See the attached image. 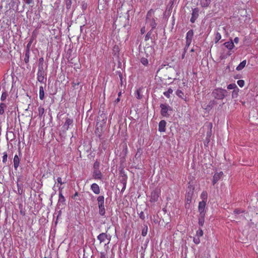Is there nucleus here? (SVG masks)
Here are the masks:
<instances>
[{
    "mask_svg": "<svg viewBox=\"0 0 258 258\" xmlns=\"http://www.w3.org/2000/svg\"><path fill=\"white\" fill-rule=\"evenodd\" d=\"M57 182L61 185L64 183V182H62V179L60 177H57Z\"/></svg>",
    "mask_w": 258,
    "mask_h": 258,
    "instance_id": "nucleus-51",
    "label": "nucleus"
},
{
    "mask_svg": "<svg viewBox=\"0 0 258 258\" xmlns=\"http://www.w3.org/2000/svg\"><path fill=\"white\" fill-rule=\"evenodd\" d=\"M97 202L99 207V213L101 216H104L105 214V210L104 207V197L103 196H100L97 198Z\"/></svg>",
    "mask_w": 258,
    "mask_h": 258,
    "instance_id": "nucleus-5",
    "label": "nucleus"
},
{
    "mask_svg": "<svg viewBox=\"0 0 258 258\" xmlns=\"http://www.w3.org/2000/svg\"><path fill=\"white\" fill-rule=\"evenodd\" d=\"M38 115L40 118H42V116L44 114L45 110L44 108L41 106L38 107Z\"/></svg>",
    "mask_w": 258,
    "mask_h": 258,
    "instance_id": "nucleus-30",
    "label": "nucleus"
},
{
    "mask_svg": "<svg viewBox=\"0 0 258 258\" xmlns=\"http://www.w3.org/2000/svg\"><path fill=\"white\" fill-rule=\"evenodd\" d=\"M100 258H105V256L104 255H103V254H101V257Z\"/></svg>",
    "mask_w": 258,
    "mask_h": 258,
    "instance_id": "nucleus-59",
    "label": "nucleus"
},
{
    "mask_svg": "<svg viewBox=\"0 0 258 258\" xmlns=\"http://www.w3.org/2000/svg\"><path fill=\"white\" fill-rule=\"evenodd\" d=\"M62 188L59 187V199H58V202L59 203H63L66 201V199L62 195Z\"/></svg>",
    "mask_w": 258,
    "mask_h": 258,
    "instance_id": "nucleus-22",
    "label": "nucleus"
},
{
    "mask_svg": "<svg viewBox=\"0 0 258 258\" xmlns=\"http://www.w3.org/2000/svg\"><path fill=\"white\" fill-rule=\"evenodd\" d=\"M37 80L40 83H43L44 80H46V78H45V72H37Z\"/></svg>",
    "mask_w": 258,
    "mask_h": 258,
    "instance_id": "nucleus-16",
    "label": "nucleus"
},
{
    "mask_svg": "<svg viewBox=\"0 0 258 258\" xmlns=\"http://www.w3.org/2000/svg\"><path fill=\"white\" fill-rule=\"evenodd\" d=\"M14 168L16 170L19 166L20 159L17 155H15L13 159Z\"/></svg>",
    "mask_w": 258,
    "mask_h": 258,
    "instance_id": "nucleus-20",
    "label": "nucleus"
},
{
    "mask_svg": "<svg viewBox=\"0 0 258 258\" xmlns=\"http://www.w3.org/2000/svg\"><path fill=\"white\" fill-rule=\"evenodd\" d=\"M26 4L28 5H30L32 3L33 0H24Z\"/></svg>",
    "mask_w": 258,
    "mask_h": 258,
    "instance_id": "nucleus-54",
    "label": "nucleus"
},
{
    "mask_svg": "<svg viewBox=\"0 0 258 258\" xmlns=\"http://www.w3.org/2000/svg\"><path fill=\"white\" fill-rule=\"evenodd\" d=\"M173 93V90L171 88H169L168 90L163 93V94L167 98H169L170 97V94Z\"/></svg>",
    "mask_w": 258,
    "mask_h": 258,
    "instance_id": "nucleus-32",
    "label": "nucleus"
},
{
    "mask_svg": "<svg viewBox=\"0 0 258 258\" xmlns=\"http://www.w3.org/2000/svg\"><path fill=\"white\" fill-rule=\"evenodd\" d=\"M176 95L178 96L179 97L184 99L185 101V98H184V93L183 92L180 90H177L176 91Z\"/></svg>",
    "mask_w": 258,
    "mask_h": 258,
    "instance_id": "nucleus-33",
    "label": "nucleus"
},
{
    "mask_svg": "<svg viewBox=\"0 0 258 258\" xmlns=\"http://www.w3.org/2000/svg\"><path fill=\"white\" fill-rule=\"evenodd\" d=\"M121 94V92H119V93H118V97H119L120 96Z\"/></svg>",
    "mask_w": 258,
    "mask_h": 258,
    "instance_id": "nucleus-62",
    "label": "nucleus"
},
{
    "mask_svg": "<svg viewBox=\"0 0 258 258\" xmlns=\"http://www.w3.org/2000/svg\"><path fill=\"white\" fill-rule=\"evenodd\" d=\"M7 158H8V154L7 152H4L3 153V162L4 163H6L7 161Z\"/></svg>",
    "mask_w": 258,
    "mask_h": 258,
    "instance_id": "nucleus-41",
    "label": "nucleus"
},
{
    "mask_svg": "<svg viewBox=\"0 0 258 258\" xmlns=\"http://www.w3.org/2000/svg\"><path fill=\"white\" fill-rule=\"evenodd\" d=\"M160 107L161 108V115L165 117H168L169 116V114L168 113V108L166 104H161L160 105Z\"/></svg>",
    "mask_w": 258,
    "mask_h": 258,
    "instance_id": "nucleus-11",
    "label": "nucleus"
},
{
    "mask_svg": "<svg viewBox=\"0 0 258 258\" xmlns=\"http://www.w3.org/2000/svg\"><path fill=\"white\" fill-rule=\"evenodd\" d=\"M227 89L229 90H232V89H236L237 90H238V88H237L236 85L234 83L233 84H230L227 86Z\"/></svg>",
    "mask_w": 258,
    "mask_h": 258,
    "instance_id": "nucleus-36",
    "label": "nucleus"
},
{
    "mask_svg": "<svg viewBox=\"0 0 258 258\" xmlns=\"http://www.w3.org/2000/svg\"><path fill=\"white\" fill-rule=\"evenodd\" d=\"M119 100H120V98H119V97H118L117 98V99H116V102H119Z\"/></svg>",
    "mask_w": 258,
    "mask_h": 258,
    "instance_id": "nucleus-60",
    "label": "nucleus"
},
{
    "mask_svg": "<svg viewBox=\"0 0 258 258\" xmlns=\"http://www.w3.org/2000/svg\"><path fill=\"white\" fill-rule=\"evenodd\" d=\"M237 83L238 85V86L239 87H243L244 84H245L244 81L243 80H238L237 82Z\"/></svg>",
    "mask_w": 258,
    "mask_h": 258,
    "instance_id": "nucleus-40",
    "label": "nucleus"
},
{
    "mask_svg": "<svg viewBox=\"0 0 258 258\" xmlns=\"http://www.w3.org/2000/svg\"><path fill=\"white\" fill-rule=\"evenodd\" d=\"M7 96H8V94L6 92H3L1 97V101H5L6 99Z\"/></svg>",
    "mask_w": 258,
    "mask_h": 258,
    "instance_id": "nucleus-39",
    "label": "nucleus"
},
{
    "mask_svg": "<svg viewBox=\"0 0 258 258\" xmlns=\"http://www.w3.org/2000/svg\"><path fill=\"white\" fill-rule=\"evenodd\" d=\"M194 192V187H188V190L186 192L185 195V208L186 209L190 208V204L192 201V199Z\"/></svg>",
    "mask_w": 258,
    "mask_h": 258,
    "instance_id": "nucleus-4",
    "label": "nucleus"
},
{
    "mask_svg": "<svg viewBox=\"0 0 258 258\" xmlns=\"http://www.w3.org/2000/svg\"><path fill=\"white\" fill-rule=\"evenodd\" d=\"M206 203L205 202H200L198 206V211L200 213V215H206L205 208Z\"/></svg>",
    "mask_w": 258,
    "mask_h": 258,
    "instance_id": "nucleus-8",
    "label": "nucleus"
},
{
    "mask_svg": "<svg viewBox=\"0 0 258 258\" xmlns=\"http://www.w3.org/2000/svg\"><path fill=\"white\" fill-rule=\"evenodd\" d=\"M233 43L234 42L236 44L238 43V42H239V38H238V37H236L234 38V40H233Z\"/></svg>",
    "mask_w": 258,
    "mask_h": 258,
    "instance_id": "nucleus-55",
    "label": "nucleus"
},
{
    "mask_svg": "<svg viewBox=\"0 0 258 258\" xmlns=\"http://www.w3.org/2000/svg\"><path fill=\"white\" fill-rule=\"evenodd\" d=\"M38 66H44V58L40 57L39 59V65Z\"/></svg>",
    "mask_w": 258,
    "mask_h": 258,
    "instance_id": "nucleus-50",
    "label": "nucleus"
},
{
    "mask_svg": "<svg viewBox=\"0 0 258 258\" xmlns=\"http://www.w3.org/2000/svg\"><path fill=\"white\" fill-rule=\"evenodd\" d=\"M36 37V33L35 32V31H34L33 32H32V36H31V39H33V40H34V39Z\"/></svg>",
    "mask_w": 258,
    "mask_h": 258,
    "instance_id": "nucleus-53",
    "label": "nucleus"
},
{
    "mask_svg": "<svg viewBox=\"0 0 258 258\" xmlns=\"http://www.w3.org/2000/svg\"><path fill=\"white\" fill-rule=\"evenodd\" d=\"M137 98L138 99H141L142 98V96L140 94V90H138L137 91Z\"/></svg>",
    "mask_w": 258,
    "mask_h": 258,
    "instance_id": "nucleus-52",
    "label": "nucleus"
},
{
    "mask_svg": "<svg viewBox=\"0 0 258 258\" xmlns=\"http://www.w3.org/2000/svg\"><path fill=\"white\" fill-rule=\"evenodd\" d=\"M38 72H40V73L44 72V66H38Z\"/></svg>",
    "mask_w": 258,
    "mask_h": 258,
    "instance_id": "nucleus-48",
    "label": "nucleus"
},
{
    "mask_svg": "<svg viewBox=\"0 0 258 258\" xmlns=\"http://www.w3.org/2000/svg\"><path fill=\"white\" fill-rule=\"evenodd\" d=\"M221 31V29H220V28H219V29H218V31ZM222 31H225V27H222Z\"/></svg>",
    "mask_w": 258,
    "mask_h": 258,
    "instance_id": "nucleus-58",
    "label": "nucleus"
},
{
    "mask_svg": "<svg viewBox=\"0 0 258 258\" xmlns=\"http://www.w3.org/2000/svg\"><path fill=\"white\" fill-rule=\"evenodd\" d=\"M100 243L104 242L106 239H108V235L105 233H102L97 236Z\"/></svg>",
    "mask_w": 258,
    "mask_h": 258,
    "instance_id": "nucleus-19",
    "label": "nucleus"
},
{
    "mask_svg": "<svg viewBox=\"0 0 258 258\" xmlns=\"http://www.w3.org/2000/svg\"><path fill=\"white\" fill-rule=\"evenodd\" d=\"M151 34H152L151 30L147 33V34L146 35L145 37V41H148L149 40V39L151 38Z\"/></svg>",
    "mask_w": 258,
    "mask_h": 258,
    "instance_id": "nucleus-42",
    "label": "nucleus"
},
{
    "mask_svg": "<svg viewBox=\"0 0 258 258\" xmlns=\"http://www.w3.org/2000/svg\"><path fill=\"white\" fill-rule=\"evenodd\" d=\"M141 32L142 34H144L145 32V27H143L141 28Z\"/></svg>",
    "mask_w": 258,
    "mask_h": 258,
    "instance_id": "nucleus-56",
    "label": "nucleus"
},
{
    "mask_svg": "<svg viewBox=\"0 0 258 258\" xmlns=\"http://www.w3.org/2000/svg\"><path fill=\"white\" fill-rule=\"evenodd\" d=\"M91 189L93 192L96 195H98L100 192V187L99 185L96 183H93L91 185Z\"/></svg>",
    "mask_w": 258,
    "mask_h": 258,
    "instance_id": "nucleus-17",
    "label": "nucleus"
},
{
    "mask_svg": "<svg viewBox=\"0 0 258 258\" xmlns=\"http://www.w3.org/2000/svg\"><path fill=\"white\" fill-rule=\"evenodd\" d=\"M200 197L202 200V202H205V203H207L208 199V194L206 191H203L202 192Z\"/></svg>",
    "mask_w": 258,
    "mask_h": 258,
    "instance_id": "nucleus-26",
    "label": "nucleus"
},
{
    "mask_svg": "<svg viewBox=\"0 0 258 258\" xmlns=\"http://www.w3.org/2000/svg\"><path fill=\"white\" fill-rule=\"evenodd\" d=\"M102 174L99 169H94L93 172V177L95 179H102Z\"/></svg>",
    "mask_w": 258,
    "mask_h": 258,
    "instance_id": "nucleus-13",
    "label": "nucleus"
},
{
    "mask_svg": "<svg viewBox=\"0 0 258 258\" xmlns=\"http://www.w3.org/2000/svg\"><path fill=\"white\" fill-rule=\"evenodd\" d=\"M73 84H74V86H75L76 85V84H75V83H73ZM77 85H79V83H78L77 84Z\"/></svg>",
    "mask_w": 258,
    "mask_h": 258,
    "instance_id": "nucleus-63",
    "label": "nucleus"
},
{
    "mask_svg": "<svg viewBox=\"0 0 258 258\" xmlns=\"http://www.w3.org/2000/svg\"><path fill=\"white\" fill-rule=\"evenodd\" d=\"M224 45L225 46V47H226L229 50L232 49L234 47L233 42L232 40H231L230 41H228V42H225L224 43Z\"/></svg>",
    "mask_w": 258,
    "mask_h": 258,
    "instance_id": "nucleus-21",
    "label": "nucleus"
},
{
    "mask_svg": "<svg viewBox=\"0 0 258 258\" xmlns=\"http://www.w3.org/2000/svg\"><path fill=\"white\" fill-rule=\"evenodd\" d=\"M246 60H243L242 61H241L240 64L236 67V70L237 71H241L246 66Z\"/></svg>",
    "mask_w": 258,
    "mask_h": 258,
    "instance_id": "nucleus-25",
    "label": "nucleus"
},
{
    "mask_svg": "<svg viewBox=\"0 0 258 258\" xmlns=\"http://www.w3.org/2000/svg\"><path fill=\"white\" fill-rule=\"evenodd\" d=\"M161 194V189L156 188L151 193L150 201L151 203H155L158 201Z\"/></svg>",
    "mask_w": 258,
    "mask_h": 258,
    "instance_id": "nucleus-6",
    "label": "nucleus"
},
{
    "mask_svg": "<svg viewBox=\"0 0 258 258\" xmlns=\"http://www.w3.org/2000/svg\"><path fill=\"white\" fill-rule=\"evenodd\" d=\"M211 0H201L200 4L202 7L207 8L211 4Z\"/></svg>",
    "mask_w": 258,
    "mask_h": 258,
    "instance_id": "nucleus-23",
    "label": "nucleus"
},
{
    "mask_svg": "<svg viewBox=\"0 0 258 258\" xmlns=\"http://www.w3.org/2000/svg\"><path fill=\"white\" fill-rule=\"evenodd\" d=\"M79 194L78 192H76L75 195L73 196V198H75L76 197L78 196Z\"/></svg>",
    "mask_w": 258,
    "mask_h": 258,
    "instance_id": "nucleus-57",
    "label": "nucleus"
},
{
    "mask_svg": "<svg viewBox=\"0 0 258 258\" xmlns=\"http://www.w3.org/2000/svg\"><path fill=\"white\" fill-rule=\"evenodd\" d=\"M148 57H142L141 58V62L142 63V64H143L144 66H147L149 64V61H148Z\"/></svg>",
    "mask_w": 258,
    "mask_h": 258,
    "instance_id": "nucleus-31",
    "label": "nucleus"
},
{
    "mask_svg": "<svg viewBox=\"0 0 258 258\" xmlns=\"http://www.w3.org/2000/svg\"><path fill=\"white\" fill-rule=\"evenodd\" d=\"M39 99L41 100H43L44 98V91L42 86L39 87Z\"/></svg>",
    "mask_w": 258,
    "mask_h": 258,
    "instance_id": "nucleus-27",
    "label": "nucleus"
},
{
    "mask_svg": "<svg viewBox=\"0 0 258 258\" xmlns=\"http://www.w3.org/2000/svg\"><path fill=\"white\" fill-rule=\"evenodd\" d=\"M29 57H30V50H26L25 57H24V61L26 63H28L29 62Z\"/></svg>",
    "mask_w": 258,
    "mask_h": 258,
    "instance_id": "nucleus-29",
    "label": "nucleus"
},
{
    "mask_svg": "<svg viewBox=\"0 0 258 258\" xmlns=\"http://www.w3.org/2000/svg\"><path fill=\"white\" fill-rule=\"evenodd\" d=\"M221 38H222V37H221V33L217 31L216 34V35H215V43H217L221 39Z\"/></svg>",
    "mask_w": 258,
    "mask_h": 258,
    "instance_id": "nucleus-35",
    "label": "nucleus"
},
{
    "mask_svg": "<svg viewBox=\"0 0 258 258\" xmlns=\"http://www.w3.org/2000/svg\"><path fill=\"white\" fill-rule=\"evenodd\" d=\"M33 41V39H30V41H29V42L27 44L26 50H30V48L31 47V45Z\"/></svg>",
    "mask_w": 258,
    "mask_h": 258,
    "instance_id": "nucleus-44",
    "label": "nucleus"
},
{
    "mask_svg": "<svg viewBox=\"0 0 258 258\" xmlns=\"http://www.w3.org/2000/svg\"><path fill=\"white\" fill-rule=\"evenodd\" d=\"M227 93V91L226 90L221 88H217L213 91L212 94L215 99L223 100L226 96Z\"/></svg>",
    "mask_w": 258,
    "mask_h": 258,
    "instance_id": "nucleus-3",
    "label": "nucleus"
},
{
    "mask_svg": "<svg viewBox=\"0 0 258 258\" xmlns=\"http://www.w3.org/2000/svg\"><path fill=\"white\" fill-rule=\"evenodd\" d=\"M205 215H200L199 218V224L200 226H203L205 222Z\"/></svg>",
    "mask_w": 258,
    "mask_h": 258,
    "instance_id": "nucleus-28",
    "label": "nucleus"
},
{
    "mask_svg": "<svg viewBox=\"0 0 258 258\" xmlns=\"http://www.w3.org/2000/svg\"><path fill=\"white\" fill-rule=\"evenodd\" d=\"M145 53L146 55V57H148L149 56L152 55V54L154 53V48L150 45L146 46L145 48Z\"/></svg>",
    "mask_w": 258,
    "mask_h": 258,
    "instance_id": "nucleus-12",
    "label": "nucleus"
},
{
    "mask_svg": "<svg viewBox=\"0 0 258 258\" xmlns=\"http://www.w3.org/2000/svg\"><path fill=\"white\" fill-rule=\"evenodd\" d=\"M199 10L198 8H195L192 10L191 17L190 18V21L194 23L195 22L196 20L199 17Z\"/></svg>",
    "mask_w": 258,
    "mask_h": 258,
    "instance_id": "nucleus-9",
    "label": "nucleus"
},
{
    "mask_svg": "<svg viewBox=\"0 0 258 258\" xmlns=\"http://www.w3.org/2000/svg\"><path fill=\"white\" fill-rule=\"evenodd\" d=\"M95 133L97 137L100 138L102 135V130L97 126L95 128Z\"/></svg>",
    "mask_w": 258,
    "mask_h": 258,
    "instance_id": "nucleus-34",
    "label": "nucleus"
},
{
    "mask_svg": "<svg viewBox=\"0 0 258 258\" xmlns=\"http://www.w3.org/2000/svg\"><path fill=\"white\" fill-rule=\"evenodd\" d=\"M194 36V32L192 30H189L186 33V44L184 47V50H186L187 49L188 47L189 46L190 44H191V42L192 41V39Z\"/></svg>",
    "mask_w": 258,
    "mask_h": 258,
    "instance_id": "nucleus-7",
    "label": "nucleus"
},
{
    "mask_svg": "<svg viewBox=\"0 0 258 258\" xmlns=\"http://www.w3.org/2000/svg\"><path fill=\"white\" fill-rule=\"evenodd\" d=\"M166 122L162 120L159 122L158 130L160 132H165L166 130Z\"/></svg>",
    "mask_w": 258,
    "mask_h": 258,
    "instance_id": "nucleus-15",
    "label": "nucleus"
},
{
    "mask_svg": "<svg viewBox=\"0 0 258 258\" xmlns=\"http://www.w3.org/2000/svg\"><path fill=\"white\" fill-rule=\"evenodd\" d=\"M193 241H194V243L196 244H198L200 243V239L199 237H194Z\"/></svg>",
    "mask_w": 258,
    "mask_h": 258,
    "instance_id": "nucleus-46",
    "label": "nucleus"
},
{
    "mask_svg": "<svg viewBox=\"0 0 258 258\" xmlns=\"http://www.w3.org/2000/svg\"><path fill=\"white\" fill-rule=\"evenodd\" d=\"M154 13L155 11L153 9H151L148 12L146 16V23L151 27L152 30L155 29L157 26V23L154 18Z\"/></svg>",
    "mask_w": 258,
    "mask_h": 258,
    "instance_id": "nucleus-2",
    "label": "nucleus"
},
{
    "mask_svg": "<svg viewBox=\"0 0 258 258\" xmlns=\"http://www.w3.org/2000/svg\"><path fill=\"white\" fill-rule=\"evenodd\" d=\"M107 7V2L106 0H99L98 5V9L99 10H103Z\"/></svg>",
    "mask_w": 258,
    "mask_h": 258,
    "instance_id": "nucleus-14",
    "label": "nucleus"
},
{
    "mask_svg": "<svg viewBox=\"0 0 258 258\" xmlns=\"http://www.w3.org/2000/svg\"><path fill=\"white\" fill-rule=\"evenodd\" d=\"M223 175V173L222 171L215 173L213 177V184L215 185L221 179Z\"/></svg>",
    "mask_w": 258,
    "mask_h": 258,
    "instance_id": "nucleus-10",
    "label": "nucleus"
},
{
    "mask_svg": "<svg viewBox=\"0 0 258 258\" xmlns=\"http://www.w3.org/2000/svg\"><path fill=\"white\" fill-rule=\"evenodd\" d=\"M204 232L201 229H199L197 231L196 233V235L197 237H202L203 236Z\"/></svg>",
    "mask_w": 258,
    "mask_h": 258,
    "instance_id": "nucleus-38",
    "label": "nucleus"
},
{
    "mask_svg": "<svg viewBox=\"0 0 258 258\" xmlns=\"http://www.w3.org/2000/svg\"><path fill=\"white\" fill-rule=\"evenodd\" d=\"M244 212V211H242V210H241L240 209H235L234 211H233V213L235 215H238V214H239L240 213H243Z\"/></svg>",
    "mask_w": 258,
    "mask_h": 258,
    "instance_id": "nucleus-43",
    "label": "nucleus"
},
{
    "mask_svg": "<svg viewBox=\"0 0 258 258\" xmlns=\"http://www.w3.org/2000/svg\"><path fill=\"white\" fill-rule=\"evenodd\" d=\"M147 232H148V226L147 225H145L142 231V236H146L147 234Z\"/></svg>",
    "mask_w": 258,
    "mask_h": 258,
    "instance_id": "nucleus-37",
    "label": "nucleus"
},
{
    "mask_svg": "<svg viewBox=\"0 0 258 258\" xmlns=\"http://www.w3.org/2000/svg\"><path fill=\"white\" fill-rule=\"evenodd\" d=\"M99 166H100L99 162L97 161H95V163H94V166H93L94 169H99Z\"/></svg>",
    "mask_w": 258,
    "mask_h": 258,
    "instance_id": "nucleus-45",
    "label": "nucleus"
},
{
    "mask_svg": "<svg viewBox=\"0 0 258 258\" xmlns=\"http://www.w3.org/2000/svg\"><path fill=\"white\" fill-rule=\"evenodd\" d=\"M191 51H194V49H192L191 50Z\"/></svg>",
    "mask_w": 258,
    "mask_h": 258,
    "instance_id": "nucleus-64",
    "label": "nucleus"
},
{
    "mask_svg": "<svg viewBox=\"0 0 258 258\" xmlns=\"http://www.w3.org/2000/svg\"><path fill=\"white\" fill-rule=\"evenodd\" d=\"M139 217L143 220H144L145 219V216L144 213L143 211H141L139 213Z\"/></svg>",
    "mask_w": 258,
    "mask_h": 258,
    "instance_id": "nucleus-49",
    "label": "nucleus"
},
{
    "mask_svg": "<svg viewBox=\"0 0 258 258\" xmlns=\"http://www.w3.org/2000/svg\"><path fill=\"white\" fill-rule=\"evenodd\" d=\"M8 106L5 103H1L0 104V114L3 115L4 114L5 110L7 109Z\"/></svg>",
    "mask_w": 258,
    "mask_h": 258,
    "instance_id": "nucleus-24",
    "label": "nucleus"
},
{
    "mask_svg": "<svg viewBox=\"0 0 258 258\" xmlns=\"http://www.w3.org/2000/svg\"><path fill=\"white\" fill-rule=\"evenodd\" d=\"M238 90H237L236 89H234L232 92V97H234V96L237 97L238 95Z\"/></svg>",
    "mask_w": 258,
    "mask_h": 258,
    "instance_id": "nucleus-47",
    "label": "nucleus"
},
{
    "mask_svg": "<svg viewBox=\"0 0 258 258\" xmlns=\"http://www.w3.org/2000/svg\"><path fill=\"white\" fill-rule=\"evenodd\" d=\"M174 70L170 66L166 64H162L157 71V74L161 76L165 80H174L173 74L174 73Z\"/></svg>",
    "mask_w": 258,
    "mask_h": 258,
    "instance_id": "nucleus-1",
    "label": "nucleus"
},
{
    "mask_svg": "<svg viewBox=\"0 0 258 258\" xmlns=\"http://www.w3.org/2000/svg\"><path fill=\"white\" fill-rule=\"evenodd\" d=\"M125 184H124V186H123V188H122V191L123 189H125Z\"/></svg>",
    "mask_w": 258,
    "mask_h": 258,
    "instance_id": "nucleus-61",
    "label": "nucleus"
},
{
    "mask_svg": "<svg viewBox=\"0 0 258 258\" xmlns=\"http://www.w3.org/2000/svg\"><path fill=\"white\" fill-rule=\"evenodd\" d=\"M73 120L71 118H67L65 121L64 125H63V127L65 130H68L70 128V125L73 124Z\"/></svg>",
    "mask_w": 258,
    "mask_h": 258,
    "instance_id": "nucleus-18",
    "label": "nucleus"
}]
</instances>
